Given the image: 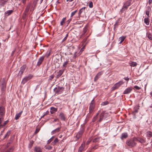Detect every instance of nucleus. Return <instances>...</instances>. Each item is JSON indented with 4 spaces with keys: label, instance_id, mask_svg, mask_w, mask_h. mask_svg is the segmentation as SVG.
<instances>
[{
    "label": "nucleus",
    "instance_id": "obj_1",
    "mask_svg": "<svg viewBox=\"0 0 152 152\" xmlns=\"http://www.w3.org/2000/svg\"><path fill=\"white\" fill-rule=\"evenodd\" d=\"M36 6V5L31 1L28 3L23 13V17H26L29 14V11L32 12L34 10Z\"/></svg>",
    "mask_w": 152,
    "mask_h": 152
},
{
    "label": "nucleus",
    "instance_id": "obj_2",
    "mask_svg": "<svg viewBox=\"0 0 152 152\" xmlns=\"http://www.w3.org/2000/svg\"><path fill=\"white\" fill-rule=\"evenodd\" d=\"M136 140V139L135 137L131 139H128L126 141V144L127 146L131 148L134 147L137 144Z\"/></svg>",
    "mask_w": 152,
    "mask_h": 152
},
{
    "label": "nucleus",
    "instance_id": "obj_3",
    "mask_svg": "<svg viewBox=\"0 0 152 152\" xmlns=\"http://www.w3.org/2000/svg\"><path fill=\"white\" fill-rule=\"evenodd\" d=\"M64 88L63 87L58 86L54 89V91L56 94H59L61 93L63 91Z\"/></svg>",
    "mask_w": 152,
    "mask_h": 152
},
{
    "label": "nucleus",
    "instance_id": "obj_4",
    "mask_svg": "<svg viewBox=\"0 0 152 152\" xmlns=\"http://www.w3.org/2000/svg\"><path fill=\"white\" fill-rule=\"evenodd\" d=\"M124 83V82L122 81H120L118 83H116L115 84L113 87L111 88L112 91L118 89L120 86L122 85Z\"/></svg>",
    "mask_w": 152,
    "mask_h": 152
},
{
    "label": "nucleus",
    "instance_id": "obj_5",
    "mask_svg": "<svg viewBox=\"0 0 152 152\" xmlns=\"http://www.w3.org/2000/svg\"><path fill=\"white\" fill-rule=\"evenodd\" d=\"M33 77V75L31 74L26 76L23 79L21 82V83L23 84H24L28 81L32 79Z\"/></svg>",
    "mask_w": 152,
    "mask_h": 152
},
{
    "label": "nucleus",
    "instance_id": "obj_6",
    "mask_svg": "<svg viewBox=\"0 0 152 152\" xmlns=\"http://www.w3.org/2000/svg\"><path fill=\"white\" fill-rule=\"evenodd\" d=\"M84 132V128H82L76 134L75 137L76 138V140H78L81 137Z\"/></svg>",
    "mask_w": 152,
    "mask_h": 152
},
{
    "label": "nucleus",
    "instance_id": "obj_7",
    "mask_svg": "<svg viewBox=\"0 0 152 152\" xmlns=\"http://www.w3.org/2000/svg\"><path fill=\"white\" fill-rule=\"evenodd\" d=\"M4 118L1 117H0V129L3 128L9 122L8 120H7L4 122L3 123L2 122L3 121Z\"/></svg>",
    "mask_w": 152,
    "mask_h": 152
},
{
    "label": "nucleus",
    "instance_id": "obj_8",
    "mask_svg": "<svg viewBox=\"0 0 152 152\" xmlns=\"http://www.w3.org/2000/svg\"><path fill=\"white\" fill-rule=\"evenodd\" d=\"M131 0H129L126 1L124 4L123 8L121 9V11L123 12V10L124 9L126 10L127 9L128 7L131 5Z\"/></svg>",
    "mask_w": 152,
    "mask_h": 152
},
{
    "label": "nucleus",
    "instance_id": "obj_9",
    "mask_svg": "<svg viewBox=\"0 0 152 152\" xmlns=\"http://www.w3.org/2000/svg\"><path fill=\"white\" fill-rule=\"evenodd\" d=\"M105 115H108V113L105 111H103L101 114L99 116V121L100 122L104 118H106L107 116H105Z\"/></svg>",
    "mask_w": 152,
    "mask_h": 152
},
{
    "label": "nucleus",
    "instance_id": "obj_10",
    "mask_svg": "<svg viewBox=\"0 0 152 152\" xmlns=\"http://www.w3.org/2000/svg\"><path fill=\"white\" fill-rule=\"evenodd\" d=\"M105 115H108V113L105 111H103L101 114L99 116V121L100 122L104 118H106L107 116H105Z\"/></svg>",
    "mask_w": 152,
    "mask_h": 152
},
{
    "label": "nucleus",
    "instance_id": "obj_11",
    "mask_svg": "<svg viewBox=\"0 0 152 152\" xmlns=\"http://www.w3.org/2000/svg\"><path fill=\"white\" fill-rule=\"evenodd\" d=\"M26 68V65H24L20 68V70L18 73V75L21 76L24 72Z\"/></svg>",
    "mask_w": 152,
    "mask_h": 152
},
{
    "label": "nucleus",
    "instance_id": "obj_12",
    "mask_svg": "<svg viewBox=\"0 0 152 152\" xmlns=\"http://www.w3.org/2000/svg\"><path fill=\"white\" fill-rule=\"evenodd\" d=\"M132 90V87H128L126 88L124 91V94H129Z\"/></svg>",
    "mask_w": 152,
    "mask_h": 152
},
{
    "label": "nucleus",
    "instance_id": "obj_13",
    "mask_svg": "<svg viewBox=\"0 0 152 152\" xmlns=\"http://www.w3.org/2000/svg\"><path fill=\"white\" fill-rule=\"evenodd\" d=\"M1 90L3 93L5 91L6 88V83L4 80H3L1 85Z\"/></svg>",
    "mask_w": 152,
    "mask_h": 152
},
{
    "label": "nucleus",
    "instance_id": "obj_14",
    "mask_svg": "<svg viewBox=\"0 0 152 152\" xmlns=\"http://www.w3.org/2000/svg\"><path fill=\"white\" fill-rule=\"evenodd\" d=\"M45 56H43L40 57L38 59L37 65L38 66H39L44 60Z\"/></svg>",
    "mask_w": 152,
    "mask_h": 152
},
{
    "label": "nucleus",
    "instance_id": "obj_15",
    "mask_svg": "<svg viewBox=\"0 0 152 152\" xmlns=\"http://www.w3.org/2000/svg\"><path fill=\"white\" fill-rule=\"evenodd\" d=\"M64 69H61L59 70L58 72H57V75L56 76V79H58L60 76H61L64 72Z\"/></svg>",
    "mask_w": 152,
    "mask_h": 152
},
{
    "label": "nucleus",
    "instance_id": "obj_16",
    "mask_svg": "<svg viewBox=\"0 0 152 152\" xmlns=\"http://www.w3.org/2000/svg\"><path fill=\"white\" fill-rule=\"evenodd\" d=\"M136 142L139 141L141 143H144L145 142V140L144 139L140 137H136Z\"/></svg>",
    "mask_w": 152,
    "mask_h": 152
},
{
    "label": "nucleus",
    "instance_id": "obj_17",
    "mask_svg": "<svg viewBox=\"0 0 152 152\" xmlns=\"http://www.w3.org/2000/svg\"><path fill=\"white\" fill-rule=\"evenodd\" d=\"M59 118L62 121H65L66 119L64 114L62 112L60 113L59 115Z\"/></svg>",
    "mask_w": 152,
    "mask_h": 152
},
{
    "label": "nucleus",
    "instance_id": "obj_18",
    "mask_svg": "<svg viewBox=\"0 0 152 152\" xmlns=\"http://www.w3.org/2000/svg\"><path fill=\"white\" fill-rule=\"evenodd\" d=\"M61 127H58L57 129L53 130L51 132V135L54 134L58 132L60 130Z\"/></svg>",
    "mask_w": 152,
    "mask_h": 152
},
{
    "label": "nucleus",
    "instance_id": "obj_19",
    "mask_svg": "<svg viewBox=\"0 0 152 152\" xmlns=\"http://www.w3.org/2000/svg\"><path fill=\"white\" fill-rule=\"evenodd\" d=\"M4 114V108L3 107H0V117H2Z\"/></svg>",
    "mask_w": 152,
    "mask_h": 152
},
{
    "label": "nucleus",
    "instance_id": "obj_20",
    "mask_svg": "<svg viewBox=\"0 0 152 152\" xmlns=\"http://www.w3.org/2000/svg\"><path fill=\"white\" fill-rule=\"evenodd\" d=\"M34 151L35 152H42L41 148L37 146H36L34 147Z\"/></svg>",
    "mask_w": 152,
    "mask_h": 152
},
{
    "label": "nucleus",
    "instance_id": "obj_21",
    "mask_svg": "<svg viewBox=\"0 0 152 152\" xmlns=\"http://www.w3.org/2000/svg\"><path fill=\"white\" fill-rule=\"evenodd\" d=\"M85 146V143L83 142L79 148L78 152H82Z\"/></svg>",
    "mask_w": 152,
    "mask_h": 152
},
{
    "label": "nucleus",
    "instance_id": "obj_22",
    "mask_svg": "<svg viewBox=\"0 0 152 152\" xmlns=\"http://www.w3.org/2000/svg\"><path fill=\"white\" fill-rule=\"evenodd\" d=\"M50 112L51 114H53L56 113L57 110V108L53 107H51L50 108Z\"/></svg>",
    "mask_w": 152,
    "mask_h": 152
},
{
    "label": "nucleus",
    "instance_id": "obj_23",
    "mask_svg": "<svg viewBox=\"0 0 152 152\" xmlns=\"http://www.w3.org/2000/svg\"><path fill=\"white\" fill-rule=\"evenodd\" d=\"M128 135L127 133L125 132L122 134L121 138V140L126 139L128 137Z\"/></svg>",
    "mask_w": 152,
    "mask_h": 152
},
{
    "label": "nucleus",
    "instance_id": "obj_24",
    "mask_svg": "<svg viewBox=\"0 0 152 152\" xmlns=\"http://www.w3.org/2000/svg\"><path fill=\"white\" fill-rule=\"evenodd\" d=\"M151 10V8L150 7H147V9L145 11V13L147 15L148 17H149V12Z\"/></svg>",
    "mask_w": 152,
    "mask_h": 152
},
{
    "label": "nucleus",
    "instance_id": "obj_25",
    "mask_svg": "<svg viewBox=\"0 0 152 152\" xmlns=\"http://www.w3.org/2000/svg\"><path fill=\"white\" fill-rule=\"evenodd\" d=\"M23 112V111H21L19 113L15 115V119L16 120H18L20 117L21 115Z\"/></svg>",
    "mask_w": 152,
    "mask_h": 152
},
{
    "label": "nucleus",
    "instance_id": "obj_26",
    "mask_svg": "<svg viewBox=\"0 0 152 152\" xmlns=\"http://www.w3.org/2000/svg\"><path fill=\"white\" fill-rule=\"evenodd\" d=\"M94 109V105H90L89 107V113H93Z\"/></svg>",
    "mask_w": 152,
    "mask_h": 152
},
{
    "label": "nucleus",
    "instance_id": "obj_27",
    "mask_svg": "<svg viewBox=\"0 0 152 152\" xmlns=\"http://www.w3.org/2000/svg\"><path fill=\"white\" fill-rule=\"evenodd\" d=\"M129 64L130 66L132 67H134L137 65V63L135 62L131 61L129 63Z\"/></svg>",
    "mask_w": 152,
    "mask_h": 152
},
{
    "label": "nucleus",
    "instance_id": "obj_28",
    "mask_svg": "<svg viewBox=\"0 0 152 152\" xmlns=\"http://www.w3.org/2000/svg\"><path fill=\"white\" fill-rule=\"evenodd\" d=\"M13 12V11L12 10H8L5 12L4 14L5 15H7L8 16H9L10 14H11Z\"/></svg>",
    "mask_w": 152,
    "mask_h": 152
},
{
    "label": "nucleus",
    "instance_id": "obj_29",
    "mask_svg": "<svg viewBox=\"0 0 152 152\" xmlns=\"http://www.w3.org/2000/svg\"><path fill=\"white\" fill-rule=\"evenodd\" d=\"M69 62V60L68 59H67L66 60V61L64 63L63 65V67L65 68L67 66V65L68 64V63Z\"/></svg>",
    "mask_w": 152,
    "mask_h": 152
},
{
    "label": "nucleus",
    "instance_id": "obj_30",
    "mask_svg": "<svg viewBox=\"0 0 152 152\" xmlns=\"http://www.w3.org/2000/svg\"><path fill=\"white\" fill-rule=\"evenodd\" d=\"M125 38L126 37L124 36H122L119 38L118 39L120 41L119 43L120 44H121L122 43V42L124 41Z\"/></svg>",
    "mask_w": 152,
    "mask_h": 152
},
{
    "label": "nucleus",
    "instance_id": "obj_31",
    "mask_svg": "<svg viewBox=\"0 0 152 152\" xmlns=\"http://www.w3.org/2000/svg\"><path fill=\"white\" fill-rule=\"evenodd\" d=\"M85 7H83L79 10L78 13V15L79 16H80L81 15V14L83 12L85 11Z\"/></svg>",
    "mask_w": 152,
    "mask_h": 152
},
{
    "label": "nucleus",
    "instance_id": "obj_32",
    "mask_svg": "<svg viewBox=\"0 0 152 152\" xmlns=\"http://www.w3.org/2000/svg\"><path fill=\"white\" fill-rule=\"evenodd\" d=\"M99 111L96 114V115L93 117L92 120L93 122H94L96 121V120L99 114Z\"/></svg>",
    "mask_w": 152,
    "mask_h": 152
},
{
    "label": "nucleus",
    "instance_id": "obj_33",
    "mask_svg": "<svg viewBox=\"0 0 152 152\" xmlns=\"http://www.w3.org/2000/svg\"><path fill=\"white\" fill-rule=\"evenodd\" d=\"M58 142V140L57 138H55L54 141L52 142L51 145H54L56 144V143Z\"/></svg>",
    "mask_w": 152,
    "mask_h": 152
},
{
    "label": "nucleus",
    "instance_id": "obj_34",
    "mask_svg": "<svg viewBox=\"0 0 152 152\" xmlns=\"http://www.w3.org/2000/svg\"><path fill=\"white\" fill-rule=\"evenodd\" d=\"M146 135L148 137H152V132L151 131H148L146 132Z\"/></svg>",
    "mask_w": 152,
    "mask_h": 152
},
{
    "label": "nucleus",
    "instance_id": "obj_35",
    "mask_svg": "<svg viewBox=\"0 0 152 152\" xmlns=\"http://www.w3.org/2000/svg\"><path fill=\"white\" fill-rule=\"evenodd\" d=\"M66 19V17L62 19L61 21L60 22V25L61 26H62L63 25Z\"/></svg>",
    "mask_w": 152,
    "mask_h": 152
},
{
    "label": "nucleus",
    "instance_id": "obj_36",
    "mask_svg": "<svg viewBox=\"0 0 152 152\" xmlns=\"http://www.w3.org/2000/svg\"><path fill=\"white\" fill-rule=\"evenodd\" d=\"M10 131H8L6 134L5 135V136L4 138H8L9 136L10 135Z\"/></svg>",
    "mask_w": 152,
    "mask_h": 152
},
{
    "label": "nucleus",
    "instance_id": "obj_37",
    "mask_svg": "<svg viewBox=\"0 0 152 152\" xmlns=\"http://www.w3.org/2000/svg\"><path fill=\"white\" fill-rule=\"evenodd\" d=\"M144 20L145 23L147 25H148L149 24V21L148 17L147 18H145L144 19Z\"/></svg>",
    "mask_w": 152,
    "mask_h": 152
},
{
    "label": "nucleus",
    "instance_id": "obj_38",
    "mask_svg": "<svg viewBox=\"0 0 152 152\" xmlns=\"http://www.w3.org/2000/svg\"><path fill=\"white\" fill-rule=\"evenodd\" d=\"M51 52V50L50 49L48 51H48L47 53L45 54V56H46L47 57V58H48V57L50 56Z\"/></svg>",
    "mask_w": 152,
    "mask_h": 152
},
{
    "label": "nucleus",
    "instance_id": "obj_39",
    "mask_svg": "<svg viewBox=\"0 0 152 152\" xmlns=\"http://www.w3.org/2000/svg\"><path fill=\"white\" fill-rule=\"evenodd\" d=\"M77 12V10H75L74 11L72 12L71 14V17H72Z\"/></svg>",
    "mask_w": 152,
    "mask_h": 152
},
{
    "label": "nucleus",
    "instance_id": "obj_40",
    "mask_svg": "<svg viewBox=\"0 0 152 152\" xmlns=\"http://www.w3.org/2000/svg\"><path fill=\"white\" fill-rule=\"evenodd\" d=\"M13 147L10 148L8 150H7L5 152H12L13 150Z\"/></svg>",
    "mask_w": 152,
    "mask_h": 152
},
{
    "label": "nucleus",
    "instance_id": "obj_41",
    "mask_svg": "<svg viewBox=\"0 0 152 152\" xmlns=\"http://www.w3.org/2000/svg\"><path fill=\"white\" fill-rule=\"evenodd\" d=\"M54 75H52L51 76L49 77V78L48 79L49 81H51L52 79H53L54 77Z\"/></svg>",
    "mask_w": 152,
    "mask_h": 152
},
{
    "label": "nucleus",
    "instance_id": "obj_42",
    "mask_svg": "<svg viewBox=\"0 0 152 152\" xmlns=\"http://www.w3.org/2000/svg\"><path fill=\"white\" fill-rule=\"evenodd\" d=\"M68 36V34L67 33L66 36L64 37V38L63 39L62 41V42H63L64 41H65L67 38V37Z\"/></svg>",
    "mask_w": 152,
    "mask_h": 152
},
{
    "label": "nucleus",
    "instance_id": "obj_43",
    "mask_svg": "<svg viewBox=\"0 0 152 152\" xmlns=\"http://www.w3.org/2000/svg\"><path fill=\"white\" fill-rule=\"evenodd\" d=\"M148 37L149 39L152 40V35L151 34H148Z\"/></svg>",
    "mask_w": 152,
    "mask_h": 152
},
{
    "label": "nucleus",
    "instance_id": "obj_44",
    "mask_svg": "<svg viewBox=\"0 0 152 152\" xmlns=\"http://www.w3.org/2000/svg\"><path fill=\"white\" fill-rule=\"evenodd\" d=\"M108 103L109 102L108 101H105L103 102L102 104V105H106L108 104Z\"/></svg>",
    "mask_w": 152,
    "mask_h": 152
},
{
    "label": "nucleus",
    "instance_id": "obj_45",
    "mask_svg": "<svg viewBox=\"0 0 152 152\" xmlns=\"http://www.w3.org/2000/svg\"><path fill=\"white\" fill-rule=\"evenodd\" d=\"M99 139L98 138H95V139H94L93 140V142H97L99 141Z\"/></svg>",
    "mask_w": 152,
    "mask_h": 152
},
{
    "label": "nucleus",
    "instance_id": "obj_46",
    "mask_svg": "<svg viewBox=\"0 0 152 152\" xmlns=\"http://www.w3.org/2000/svg\"><path fill=\"white\" fill-rule=\"evenodd\" d=\"M134 88L137 90H139L141 88L140 87H138L137 86H134Z\"/></svg>",
    "mask_w": 152,
    "mask_h": 152
},
{
    "label": "nucleus",
    "instance_id": "obj_47",
    "mask_svg": "<svg viewBox=\"0 0 152 152\" xmlns=\"http://www.w3.org/2000/svg\"><path fill=\"white\" fill-rule=\"evenodd\" d=\"M40 130V128H37L36 129L35 131V133L37 134V133H38L39 131Z\"/></svg>",
    "mask_w": 152,
    "mask_h": 152
},
{
    "label": "nucleus",
    "instance_id": "obj_48",
    "mask_svg": "<svg viewBox=\"0 0 152 152\" xmlns=\"http://www.w3.org/2000/svg\"><path fill=\"white\" fill-rule=\"evenodd\" d=\"M89 6L90 8H91L93 7V4L92 2H90L89 4Z\"/></svg>",
    "mask_w": 152,
    "mask_h": 152
},
{
    "label": "nucleus",
    "instance_id": "obj_49",
    "mask_svg": "<svg viewBox=\"0 0 152 152\" xmlns=\"http://www.w3.org/2000/svg\"><path fill=\"white\" fill-rule=\"evenodd\" d=\"M54 137H51L50 139H49L48 141V143H50L52 141V139L54 138Z\"/></svg>",
    "mask_w": 152,
    "mask_h": 152
},
{
    "label": "nucleus",
    "instance_id": "obj_50",
    "mask_svg": "<svg viewBox=\"0 0 152 152\" xmlns=\"http://www.w3.org/2000/svg\"><path fill=\"white\" fill-rule=\"evenodd\" d=\"M99 77L98 75H96L94 78V80L95 81H96L98 79Z\"/></svg>",
    "mask_w": 152,
    "mask_h": 152
},
{
    "label": "nucleus",
    "instance_id": "obj_51",
    "mask_svg": "<svg viewBox=\"0 0 152 152\" xmlns=\"http://www.w3.org/2000/svg\"><path fill=\"white\" fill-rule=\"evenodd\" d=\"M87 31V28L86 27H85L83 29V33L84 34H85Z\"/></svg>",
    "mask_w": 152,
    "mask_h": 152
},
{
    "label": "nucleus",
    "instance_id": "obj_52",
    "mask_svg": "<svg viewBox=\"0 0 152 152\" xmlns=\"http://www.w3.org/2000/svg\"><path fill=\"white\" fill-rule=\"evenodd\" d=\"M72 18H71L67 21L66 23L67 24V26H68L69 25L70 22L72 20Z\"/></svg>",
    "mask_w": 152,
    "mask_h": 152
},
{
    "label": "nucleus",
    "instance_id": "obj_53",
    "mask_svg": "<svg viewBox=\"0 0 152 152\" xmlns=\"http://www.w3.org/2000/svg\"><path fill=\"white\" fill-rule=\"evenodd\" d=\"M38 1V0H34L32 3L34 4L36 6L37 3Z\"/></svg>",
    "mask_w": 152,
    "mask_h": 152
},
{
    "label": "nucleus",
    "instance_id": "obj_54",
    "mask_svg": "<svg viewBox=\"0 0 152 152\" xmlns=\"http://www.w3.org/2000/svg\"><path fill=\"white\" fill-rule=\"evenodd\" d=\"M49 113V111L48 110L46 112L44 113V115H48Z\"/></svg>",
    "mask_w": 152,
    "mask_h": 152
},
{
    "label": "nucleus",
    "instance_id": "obj_55",
    "mask_svg": "<svg viewBox=\"0 0 152 152\" xmlns=\"http://www.w3.org/2000/svg\"><path fill=\"white\" fill-rule=\"evenodd\" d=\"M94 99H93L91 102L90 104V105H94Z\"/></svg>",
    "mask_w": 152,
    "mask_h": 152
},
{
    "label": "nucleus",
    "instance_id": "obj_56",
    "mask_svg": "<svg viewBox=\"0 0 152 152\" xmlns=\"http://www.w3.org/2000/svg\"><path fill=\"white\" fill-rule=\"evenodd\" d=\"M52 147L50 146H49L46 148V149L48 150H50L52 149Z\"/></svg>",
    "mask_w": 152,
    "mask_h": 152
},
{
    "label": "nucleus",
    "instance_id": "obj_57",
    "mask_svg": "<svg viewBox=\"0 0 152 152\" xmlns=\"http://www.w3.org/2000/svg\"><path fill=\"white\" fill-rule=\"evenodd\" d=\"M26 0H21V2L24 4H25L26 3Z\"/></svg>",
    "mask_w": 152,
    "mask_h": 152
},
{
    "label": "nucleus",
    "instance_id": "obj_58",
    "mask_svg": "<svg viewBox=\"0 0 152 152\" xmlns=\"http://www.w3.org/2000/svg\"><path fill=\"white\" fill-rule=\"evenodd\" d=\"M98 148V146L97 145L94 146V147H93L92 148L93 149H97Z\"/></svg>",
    "mask_w": 152,
    "mask_h": 152
},
{
    "label": "nucleus",
    "instance_id": "obj_59",
    "mask_svg": "<svg viewBox=\"0 0 152 152\" xmlns=\"http://www.w3.org/2000/svg\"><path fill=\"white\" fill-rule=\"evenodd\" d=\"M124 80H126L127 81H128L129 80V78L127 77H125L124 78Z\"/></svg>",
    "mask_w": 152,
    "mask_h": 152
},
{
    "label": "nucleus",
    "instance_id": "obj_60",
    "mask_svg": "<svg viewBox=\"0 0 152 152\" xmlns=\"http://www.w3.org/2000/svg\"><path fill=\"white\" fill-rule=\"evenodd\" d=\"M138 112V110H137L134 109L133 112L134 113H136Z\"/></svg>",
    "mask_w": 152,
    "mask_h": 152
},
{
    "label": "nucleus",
    "instance_id": "obj_61",
    "mask_svg": "<svg viewBox=\"0 0 152 152\" xmlns=\"http://www.w3.org/2000/svg\"><path fill=\"white\" fill-rule=\"evenodd\" d=\"M33 142H31L29 144V146L30 147H31L32 146V145H33Z\"/></svg>",
    "mask_w": 152,
    "mask_h": 152
},
{
    "label": "nucleus",
    "instance_id": "obj_62",
    "mask_svg": "<svg viewBox=\"0 0 152 152\" xmlns=\"http://www.w3.org/2000/svg\"><path fill=\"white\" fill-rule=\"evenodd\" d=\"M4 130H3L1 132V134H0V136H1L3 134H4Z\"/></svg>",
    "mask_w": 152,
    "mask_h": 152
},
{
    "label": "nucleus",
    "instance_id": "obj_63",
    "mask_svg": "<svg viewBox=\"0 0 152 152\" xmlns=\"http://www.w3.org/2000/svg\"><path fill=\"white\" fill-rule=\"evenodd\" d=\"M152 1V0H149L148 1V3L150 4L151 3Z\"/></svg>",
    "mask_w": 152,
    "mask_h": 152
},
{
    "label": "nucleus",
    "instance_id": "obj_64",
    "mask_svg": "<svg viewBox=\"0 0 152 152\" xmlns=\"http://www.w3.org/2000/svg\"><path fill=\"white\" fill-rule=\"evenodd\" d=\"M97 75H98L99 76L101 75V73L100 72H99L98 73Z\"/></svg>",
    "mask_w": 152,
    "mask_h": 152
}]
</instances>
